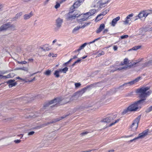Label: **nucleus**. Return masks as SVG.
<instances>
[{"label":"nucleus","mask_w":152,"mask_h":152,"mask_svg":"<svg viewBox=\"0 0 152 152\" xmlns=\"http://www.w3.org/2000/svg\"><path fill=\"white\" fill-rule=\"evenodd\" d=\"M89 15V14H87V12L83 14H78L77 13H76L75 10H72L70 11L67 14L66 19L67 20H72L75 19L76 17H78L79 16H83V18L78 19V21L80 22L88 20L90 16Z\"/></svg>","instance_id":"f257e3e1"},{"label":"nucleus","mask_w":152,"mask_h":152,"mask_svg":"<svg viewBox=\"0 0 152 152\" xmlns=\"http://www.w3.org/2000/svg\"><path fill=\"white\" fill-rule=\"evenodd\" d=\"M98 83H95L84 87L80 91H79L74 93L73 95L72 96V98L75 97L77 98L80 96H81L86 91L88 88L94 87Z\"/></svg>","instance_id":"f03ea898"},{"label":"nucleus","mask_w":152,"mask_h":152,"mask_svg":"<svg viewBox=\"0 0 152 152\" xmlns=\"http://www.w3.org/2000/svg\"><path fill=\"white\" fill-rule=\"evenodd\" d=\"M141 78V77L139 76L136 78L135 79L131 81L130 82L125 83L122 85L119 86L118 88V89L123 90L124 88L123 87H126L128 86H129L134 84L135 83L139 81Z\"/></svg>","instance_id":"7ed1b4c3"},{"label":"nucleus","mask_w":152,"mask_h":152,"mask_svg":"<svg viewBox=\"0 0 152 152\" xmlns=\"http://www.w3.org/2000/svg\"><path fill=\"white\" fill-rule=\"evenodd\" d=\"M141 100H138L135 102L133 103L128 107L129 109L130 112L135 111L141 108V107H139L140 104H141L140 102Z\"/></svg>","instance_id":"20e7f679"},{"label":"nucleus","mask_w":152,"mask_h":152,"mask_svg":"<svg viewBox=\"0 0 152 152\" xmlns=\"http://www.w3.org/2000/svg\"><path fill=\"white\" fill-rule=\"evenodd\" d=\"M141 117V115H139L134 121L132 125L130 126L129 129L133 131H134L137 129L138 126V123Z\"/></svg>","instance_id":"39448f33"},{"label":"nucleus","mask_w":152,"mask_h":152,"mask_svg":"<svg viewBox=\"0 0 152 152\" xmlns=\"http://www.w3.org/2000/svg\"><path fill=\"white\" fill-rule=\"evenodd\" d=\"M15 26L14 24H11V23H6L5 24L2 25L0 28V31H2L6 30L8 28H11L12 29L14 30Z\"/></svg>","instance_id":"423d86ee"},{"label":"nucleus","mask_w":152,"mask_h":152,"mask_svg":"<svg viewBox=\"0 0 152 152\" xmlns=\"http://www.w3.org/2000/svg\"><path fill=\"white\" fill-rule=\"evenodd\" d=\"M136 92L137 93H139V97L140 98V99L139 100H141L140 102V103L142 104L143 102L146 99V96L145 95V93L143 92V91L137 89Z\"/></svg>","instance_id":"0eeeda50"},{"label":"nucleus","mask_w":152,"mask_h":152,"mask_svg":"<svg viewBox=\"0 0 152 152\" xmlns=\"http://www.w3.org/2000/svg\"><path fill=\"white\" fill-rule=\"evenodd\" d=\"M68 115H64L63 116L61 117L54 119L53 120L51 121L50 122H48L43 124L41 125V127H44L45 126H46L47 125L49 124H52L56 123V122L59 121L61 120L62 119L64 118L67 116Z\"/></svg>","instance_id":"6e6552de"},{"label":"nucleus","mask_w":152,"mask_h":152,"mask_svg":"<svg viewBox=\"0 0 152 152\" xmlns=\"http://www.w3.org/2000/svg\"><path fill=\"white\" fill-rule=\"evenodd\" d=\"M61 101L60 99L59 98H54L53 99L50 101L48 103L45 104L44 107H46L48 106L49 105L52 104L53 103H56V104L53 106V107L56 106H57V104L59 103V102Z\"/></svg>","instance_id":"1a4fd4ad"},{"label":"nucleus","mask_w":152,"mask_h":152,"mask_svg":"<svg viewBox=\"0 0 152 152\" xmlns=\"http://www.w3.org/2000/svg\"><path fill=\"white\" fill-rule=\"evenodd\" d=\"M117 117V115H111L110 116H107L106 118L103 119L102 121L105 123H109L115 119Z\"/></svg>","instance_id":"9d476101"},{"label":"nucleus","mask_w":152,"mask_h":152,"mask_svg":"<svg viewBox=\"0 0 152 152\" xmlns=\"http://www.w3.org/2000/svg\"><path fill=\"white\" fill-rule=\"evenodd\" d=\"M14 80H10L6 82V83L7 84H9V87L10 88H12L13 86H15L17 84V82H15Z\"/></svg>","instance_id":"9b49d317"},{"label":"nucleus","mask_w":152,"mask_h":152,"mask_svg":"<svg viewBox=\"0 0 152 152\" xmlns=\"http://www.w3.org/2000/svg\"><path fill=\"white\" fill-rule=\"evenodd\" d=\"M149 129H147L142 133H140L138 135V137L139 138H142L148 135Z\"/></svg>","instance_id":"f8f14e48"},{"label":"nucleus","mask_w":152,"mask_h":152,"mask_svg":"<svg viewBox=\"0 0 152 152\" xmlns=\"http://www.w3.org/2000/svg\"><path fill=\"white\" fill-rule=\"evenodd\" d=\"M63 22V20L60 18H58L56 20V24L57 27L60 28Z\"/></svg>","instance_id":"ddd939ff"},{"label":"nucleus","mask_w":152,"mask_h":152,"mask_svg":"<svg viewBox=\"0 0 152 152\" xmlns=\"http://www.w3.org/2000/svg\"><path fill=\"white\" fill-rule=\"evenodd\" d=\"M105 25L104 23L101 24L99 27L98 28L96 31V32L97 34L100 33L102 30L104 29L105 28Z\"/></svg>","instance_id":"4468645a"},{"label":"nucleus","mask_w":152,"mask_h":152,"mask_svg":"<svg viewBox=\"0 0 152 152\" xmlns=\"http://www.w3.org/2000/svg\"><path fill=\"white\" fill-rule=\"evenodd\" d=\"M80 5L81 4L79 3V2L77 1L74 3L72 6L70 7V9L72 10H73L75 8H77L80 6Z\"/></svg>","instance_id":"2eb2a0df"},{"label":"nucleus","mask_w":152,"mask_h":152,"mask_svg":"<svg viewBox=\"0 0 152 152\" xmlns=\"http://www.w3.org/2000/svg\"><path fill=\"white\" fill-rule=\"evenodd\" d=\"M120 18V16H118L116 18L113 19L111 23V25L113 26H115L117 23V22L118 21Z\"/></svg>","instance_id":"dca6fc26"},{"label":"nucleus","mask_w":152,"mask_h":152,"mask_svg":"<svg viewBox=\"0 0 152 152\" xmlns=\"http://www.w3.org/2000/svg\"><path fill=\"white\" fill-rule=\"evenodd\" d=\"M43 51H48L51 49L50 47L49 46L48 44H45L43 45L42 47L41 48Z\"/></svg>","instance_id":"f3484780"},{"label":"nucleus","mask_w":152,"mask_h":152,"mask_svg":"<svg viewBox=\"0 0 152 152\" xmlns=\"http://www.w3.org/2000/svg\"><path fill=\"white\" fill-rule=\"evenodd\" d=\"M33 15L32 12H31L29 14L24 15H23V18L24 20H27L30 18Z\"/></svg>","instance_id":"a211bd4d"},{"label":"nucleus","mask_w":152,"mask_h":152,"mask_svg":"<svg viewBox=\"0 0 152 152\" xmlns=\"http://www.w3.org/2000/svg\"><path fill=\"white\" fill-rule=\"evenodd\" d=\"M150 13L145 12H142L139 13L138 15L140 18L143 17H146Z\"/></svg>","instance_id":"6ab92c4d"},{"label":"nucleus","mask_w":152,"mask_h":152,"mask_svg":"<svg viewBox=\"0 0 152 152\" xmlns=\"http://www.w3.org/2000/svg\"><path fill=\"white\" fill-rule=\"evenodd\" d=\"M88 43H83V44H82L79 48L78 49H77V50H75L74 52L76 53L77 52H79V51L81 50L82 49H83L85 46H86L88 44Z\"/></svg>","instance_id":"aec40b11"},{"label":"nucleus","mask_w":152,"mask_h":152,"mask_svg":"<svg viewBox=\"0 0 152 152\" xmlns=\"http://www.w3.org/2000/svg\"><path fill=\"white\" fill-rule=\"evenodd\" d=\"M14 74L13 73H12V74L10 73L7 75L4 76L2 75L1 77H2L1 78H4L5 79L10 78L14 76Z\"/></svg>","instance_id":"412c9836"},{"label":"nucleus","mask_w":152,"mask_h":152,"mask_svg":"<svg viewBox=\"0 0 152 152\" xmlns=\"http://www.w3.org/2000/svg\"><path fill=\"white\" fill-rule=\"evenodd\" d=\"M127 68V66H123L122 67H121L119 68H115V69L114 70L113 69H112L111 70V72H114L115 71L117 70H121L123 69H126Z\"/></svg>","instance_id":"4be33fe9"},{"label":"nucleus","mask_w":152,"mask_h":152,"mask_svg":"<svg viewBox=\"0 0 152 152\" xmlns=\"http://www.w3.org/2000/svg\"><path fill=\"white\" fill-rule=\"evenodd\" d=\"M96 10L95 9H93L89 10V12H87V14H89V15H93L96 12Z\"/></svg>","instance_id":"5701e85b"},{"label":"nucleus","mask_w":152,"mask_h":152,"mask_svg":"<svg viewBox=\"0 0 152 152\" xmlns=\"http://www.w3.org/2000/svg\"><path fill=\"white\" fill-rule=\"evenodd\" d=\"M22 15V13L21 12L18 13L16 15L15 17L13 18V20H16V19L18 18L21 16Z\"/></svg>","instance_id":"b1692460"},{"label":"nucleus","mask_w":152,"mask_h":152,"mask_svg":"<svg viewBox=\"0 0 152 152\" xmlns=\"http://www.w3.org/2000/svg\"><path fill=\"white\" fill-rule=\"evenodd\" d=\"M59 69V70H56L54 72V75L55 76V77L56 78H58L59 77L60 75L59 74V73L60 72Z\"/></svg>","instance_id":"393cba45"},{"label":"nucleus","mask_w":152,"mask_h":152,"mask_svg":"<svg viewBox=\"0 0 152 152\" xmlns=\"http://www.w3.org/2000/svg\"><path fill=\"white\" fill-rule=\"evenodd\" d=\"M130 18L127 16L125 19V20L123 21L124 24L125 25H127L129 23V21L130 20Z\"/></svg>","instance_id":"a878e982"},{"label":"nucleus","mask_w":152,"mask_h":152,"mask_svg":"<svg viewBox=\"0 0 152 152\" xmlns=\"http://www.w3.org/2000/svg\"><path fill=\"white\" fill-rule=\"evenodd\" d=\"M68 68L66 67H64L62 69H59L60 71L61 72H63L64 73H65L68 71Z\"/></svg>","instance_id":"bb28decb"},{"label":"nucleus","mask_w":152,"mask_h":152,"mask_svg":"<svg viewBox=\"0 0 152 152\" xmlns=\"http://www.w3.org/2000/svg\"><path fill=\"white\" fill-rule=\"evenodd\" d=\"M151 61H149L148 62H145L142 64V67L143 68L147 66H149L151 64Z\"/></svg>","instance_id":"cd10ccee"},{"label":"nucleus","mask_w":152,"mask_h":152,"mask_svg":"<svg viewBox=\"0 0 152 152\" xmlns=\"http://www.w3.org/2000/svg\"><path fill=\"white\" fill-rule=\"evenodd\" d=\"M141 59H140V61L137 60V61H136V62H133L132 63L131 62V64H130L129 66H127V67L129 66L130 67H131L133 66L134 65H135L136 64L138 63L140 61H141Z\"/></svg>","instance_id":"c85d7f7f"},{"label":"nucleus","mask_w":152,"mask_h":152,"mask_svg":"<svg viewBox=\"0 0 152 152\" xmlns=\"http://www.w3.org/2000/svg\"><path fill=\"white\" fill-rule=\"evenodd\" d=\"M138 89L145 93V92L149 89V87H147L145 88H141Z\"/></svg>","instance_id":"c756f323"},{"label":"nucleus","mask_w":152,"mask_h":152,"mask_svg":"<svg viewBox=\"0 0 152 152\" xmlns=\"http://www.w3.org/2000/svg\"><path fill=\"white\" fill-rule=\"evenodd\" d=\"M152 111V106L150 107L149 108L147 109L145 111L146 113H149Z\"/></svg>","instance_id":"7c9ffc66"},{"label":"nucleus","mask_w":152,"mask_h":152,"mask_svg":"<svg viewBox=\"0 0 152 152\" xmlns=\"http://www.w3.org/2000/svg\"><path fill=\"white\" fill-rule=\"evenodd\" d=\"M129 110V108L128 107L127 109H126L124 110L123 112H122V114L124 115L126 114L129 112H130Z\"/></svg>","instance_id":"2f4dec72"},{"label":"nucleus","mask_w":152,"mask_h":152,"mask_svg":"<svg viewBox=\"0 0 152 152\" xmlns=\"http://www.w3.org/2000/svg\"><path fill=\"white\" fill-rule=\"evenodd\" d=\"M80 28H81V26H77L75 27L72 31L73 33H74L75 32H76L78 30H79Z\"/></svg>","instance_id":"473e14b6"},{"label":"nucleus","mask_w":152,"mask_h":152,"mask_svg":"<svg viewBox=\"0 0 152 152\" xmlns=\"http://www.w3.org/2000/svg\"><path fill=\"white\" fill-rule=\"evenodd\" d=\"M120 120V119L119 118L116 120L114 122L112 123L109 125V126H111L114 125L115 123L118 122Z\"/></svg>","instance_id":"72a5a7b5"},{"label":"nucleus","mask_w":152,"mask_h":152,"mask_svg":"<svg viewBox=\"0 0 152 152\" xmlns=\"http://www.w3.org/2000/svg\"><path fill=\"white\" fill-rule=\"evenodd\" d=\"M81 59H77L76 61L75 62L72 64V67H74L75 65L76 64L80 62L81 61Z\"/></svg>","instance_id":"f704fd0d"},{"label":"nucleus","mask_w":152,"mask_h":152,"mask_svg":"<svg viewBox=\"0 0 152 152\" xmlns=\"http://www.w3.org/2000/svg\"><path fill=\"white\" fill-rule=\"evenodd\" d=\"M97 3L99 4V7L101 8H102L105 6L104 5L105 4V3H104V2L103 3H101L100 2V1H99Z\"/></svg>","instance_id":"c9c22d12"},{"label":"nucleus","mask_w":152,"mask_h":152,"mask_svg":"<svg viewBox=\"0 0 152 152\" xmlns=\"http://www.w3.org/2000/svg\"><path fill=\"white\" fill-rule=\"evenodd\" d=\"M51 73V71L50 70H48L46 71V72H45V74L49 76L50 75Z\"/></svg>","instance_id":"e433bc0d"},{"label":"nucleus","mask_w":152,"mask_h":152,"mask_svg":"<svg viewBox=\"0 0 152 152\" xmlns=\"http://www.w3.org/2000/svg\"><path fill=\"white\" fill-rule=\"evenodd\" d=\"M106 14V13H105L104 12V11L103 12H102L100 14H99V15H98L96 16V20L98 18V16H101L102 15L104 16V15H105Z\"/></svg>","instance_id":"4c0bfd02"},{"label":"nucleus","mask_w":152,"mask_h":152,"mask_svg":"<svg viewBox=\"0 0 152 152\" xmlns=\"http://www.w3.org/2000/svg\"><path fill=\"white\" fill-rule=\"evenodd\" d=\"M152 93V91L151 90H149L147 92H145V95L146 97L148 96H149L150 94H151Z\"/></svg>","instance_id":"58836bf2"},{"label":"nucleus","mask_w":152,"mask_h":152,"mask_svg":"<svg viewBox=\"0 0 152 152\" xmlns=\"http://www.w3.org/2000/svg\"><path fill=\"white\" fill-rule=\"evenodd\" d=\"M128 35H125L121 36V39H123L125 38H126L128 37Z\"/></svg>","instance_id":"ea45409f"},{"label":"nucleus","mask_w":152,"mask_h":152,"mask_svg":"<svg viewBox=\"0 0 152 152\" xmlns=\"http://www.w3.org/2000/svg\"><path fill=\"white\" fill-rule=\"evenodd\" d=\"M140 139L139 138V137L138 136L137 137H136L135 138H134V139H132V140H130V141H129V142H132L133 141H135V140H137V139Z\"/></svg>","instance_id":"a19ab883"},{"label":"nucleus","mask_w":152,"mask_h":152,"mask_svg":"<svg viewBox=\"0 0 152 152\" xmlns=\"http://www.w3.org/2000/svg\"><path fill=\"white\" fill-rule=\"evenodd\" d=\"M81 86V84L79 83H75V86L76 88H79Z\"/></svg>","instance_id":"79ce46f5"},{"label":"nucleus","mask_w":152,"mask_h":152,"mask_svg":"<svg viewBox=\"0 0 152 152\" xmlns=\"http://www.w3.org/2000/svg\"><path fill=\"white\" fill-rule=\"evenodd\" d=\"M90 24V23H85L83 26H81V28H83L86 26L89 25Z\"/></svg>","instance_id":"37998d69"},{"label":"nucleus","mask_w":152,"mask_h":152,"mask_svg":"<svg viewBox=\"0 0 152 152\" xmlns=\"http://www.w3.org/2000/svg\"><path fill=\"white\" fill-rule=\"evenodd\" d=\"M17 63L19 64H24L27 63V62L26 61H18Z\"/></svg>","instance_id":"c03bdc74"},{"label":"nucleus","mask_w":152,"mask_h":152,"mask_svg":"<svg viewBox=\"0 0 152 152\" xmlns=\"http://www.w3.org/2000/svg\"><path fill=\"white\" fill-rule=\"evenodd\" d=\"M104 54V51H102L101 53H99L97 54V56L99 57L101 56L102 55H103Z\"/></svg>","instance_id":"a18cd8bd"},{"label":"nucleus","mask_w":152,"mask_h":152,"mask_svg":"<svg viewBox=\"0 0 152 152\" xmlns=\"http://www.w3.org/2000/svg\"><path fill=\"white\" fill-rule=\"evenodd\" d=\"M128 60L127 58H125L124 59V64H127L128 63Z\"/></svg>","instance_id":"49530a36"},{"label":"nucleus","mask_w":152,"mask_h":152,"mask_svg":"<svg viewBox=\"0 0 152 152\" xmlns=\"http://www.w3.org/2000/svg\"><path fill=\"white\" fill-rule=\"evenodd\" d=\"M21 70H23L25 71H27L28 70V69L26 67H21Z\"/></svg>","instance_id":"de8ad7c7"},{"label":"nucleus","mask_w":152,"mask_h":152,"mask_svg":"<svg viewBox=\"0 0 152 152\" xmlns=\"http://www.w3.org/2000/svg\"><path fill=\"white\" fill-rule=\"evenodd\" d=\"M60 4L59 3H57L55 6V7L56 9H57L60 7Z\"/></svg>","instance_id":"09e8293b"},{"label":"nucleus","mask_w":152,"mask_h":152,"mask_svg":"<svg viewBox=\"0 0 152 152\" xmlns=\"http://www.w3.org/2000/svg\"><path fill=\"white\" fill-rule=\"evenodd\" d=\"M34 133V131H31L30 132H29L28 133V135H31L33 134Z\"/></svg>","instance_id":"8fccbe9b"},{"label":"nucleus","mask_w":152,"mask_h":152,"mask_svg":"<svg viewBox=\"0 0 152 152\" xmlns=\"http://www.w3.org/2000/svg\"><path fill=\"white\" fill-rule=\"evenodd\" d=\"M21 141V140H15L14 142H15L16 143H18L20 142Z\"/></svg>","instance_id":"3c124183"},{"label":"nucleus","mask_w":152,"mask_h":152,"mask_svg":"<svg viewBox=\"0 0 152 152\" xmlns=\"http://www.w3.org/2000/svg\"><path fill=\"white\" fill-rule=\"evenodd\" d=\"M88 133V132H83L82 133H81V134L82 135H84L85 134H86Z\"/></svg>","instance_id":"603ef678"},{"label":"nucleus","mask_w":152,"mask_h":152,"mask_svg":"<svg viewBox=\"0 0 152 152\" xmlns=\"http://www.w3.org/2000/svg\"><path fill=\"white\" fill-rule=\"evenodd\" d=\"M108 31V30L107 29H104V31L103 32V34H105L107 33Z\"/></svg>","instance_id":"864d4df0"},{"label":"nucleus","mask_w":152,"mask_h":152,"mask_svg":"<svg viewBox=\"0 0 152 152\" xmlns=\"http://www.w3.org/2000/svg\"><path fill=\"white\" fill-rule=\"evenodd\" d=\"M113 49L115 51L116 50L118 49V47L115 45H114L113 47Z\"/></svg>","instance_id":"5fc2aeb1"},{"label":"nucleus","mask_w":152,"mask_h":152,"mask_svg":"<svg viewBox=\"0 0 152 152\" xmlns=\"http://www.w3.org/2000/svg\"><path fill=\"white\" fill-rule=\"evenodd\" d=\"M69 63V62H68V61L65 63L64 64H63V66H67V64H68Z\"/></svg>","instance_id":"6e6d98bb"},{"label":"nucleus","mask_w":152,"mask_h":152,"mask_svg":"<svg viewBox=\"0 0 152 152\" xmlns=\"http://www.w3.org/2000/svg\"><path fill=\"white\" fill-rule=\"evenodd\" d=\"M50 0H46V1H45L44 3V5H46V4H47L48 3L49 1Z\"/></svg>","instance_id":"4d7b16f0"},{"label":"nucleus","mask_w":152,"mask_h":152,"mask_svg":"<svg viewBox=\"0 0 152 152\" xmlns=\"http://www.w3.org/2000/svg\"><path fill=\"white\" fill-rule=\"evenodd\" d=\"M97 41L96 39L94 40L93 41L88 43V44H91L94 43L95 42Z\"/></svg>","instance_id":"13d9d810"},{"label":"nucleus","mask_w":152,"mask_h":152,"mask_svg":"<svg viewBox=\"0 0 152 152\" xmlns=\"http://www.w3.org/2000/svg\"><path fill=\"white\" fill-rule=\"evenodd\" d=\"M132 49L133 50H138L137 49V47H136V46L132 48Z\"/></svg>","instance_id":"bf43d9fd"},{"label":"nucleus","mask_w":152,"mask_h":152,"mask_svg":"<svg viewBox=\"0 0 152 152\" xmlns=\"http://www.w3.org/2000/svg\"><path fill=\"white\" fill-rule=\"evenodd\" d=\"M139 18H140L139 17V16L138 15L137 16H135L134 20H135L138 19Z\"/></svg>","instance_id":"052dcab7"},{"label":"nucleus","mask_w":152,"mask_h":152,"mask_svg":"<svg viewBox=\"0 0 152 152\" xmlns=\"http://www.w3.org/2000/svg\"><path fill=\"white\" fill-rule=\"evenodd\" d=\"M79 2V3L81 4V3H82L84 1V0H77Z\"/></svg>","instance_id":"680f3d73"},{"label":"nucleus","mask_w":152,"mask_h":152,"mask_svg":"<svg viewBox=\"0 0 152 152\" xmlns=\"http://www.w3.org/2000/svg\"><path fill=\"white\" fill-rule=\"evenodd\" d=\"M133 16V14L132 13L131 14L129 15H128L127 16H128L130 18L131 17H132Z\"/></svg>","instance_id":"e2e57ef3"},{"label":"nucleus","mask_w":152,"mask_h":152,"mask_svg":"<svg viewBox=\"0 0 152 152\" xmlns=\"http://www.w3.org/2000/svg\"><path fill=\"white\" fill-rule=\"evenodd\" d=\"M109 11V10L107 9V10H104V12H105L106 14H107L108 12Z\"/></svg>","instance_id":"0e129e2a"},{"label":"nucleus","mask_w":152,"mask_h":152,"mask_svg":"<svg viewBox=\"0 0 152 152\" xmlns=\"http://www.w3.org/2000/svg\"><path fill=\"white\" fill-rule=\"evenodd\" d=\"M87 57V56L86 55L85 56H83V57L81 58L83 59H84L85 58H86Z\"/></svg>","instance_id":"69168bd1"},{"label":"nucleus","mask_w":152,"mask_h":152,"mask_svg":"<svg viewBox=\"0 0 152 152\" xmlns=\"http://www.w3.org/2000/svg\"><path fill=\"white\" fill-rule=\"evenodd\" d=\"M16 79H18L21 80H22V79H23L22 78H20V77H16Z\"/></svg>","instance_id":"338daca9"},{"label":"nucleus","mask_w":152,"mask_h":152,"mask_svg":"<svg viewBox=\"0 0 152 152\" xmlns=\"http://www.w3.org/2000/svg\"><path fill=\"white\" fill-rule=\"evenodd\" d=\"M52 55H53V53H49V54H48V56H52Z\"/></svg>","instance_id":"774afa93"}]
</instances>
